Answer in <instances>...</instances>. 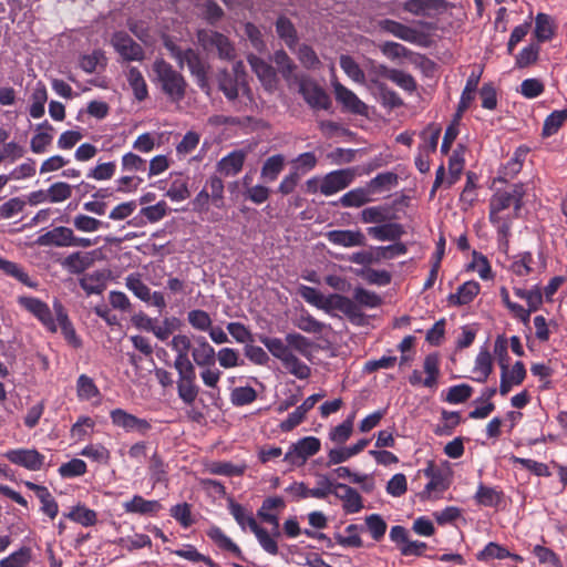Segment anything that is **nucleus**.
I'll return each mask as SVG.
<instances>
[{
    "label": "nucleus",
    "mask_w": 567,
    "mask_h": 567,
    "mask_svg": "<svg viewBox=\"0 0 567 567\" xmlns=\"http://www.w3.org/2000/svg\"><path fill=\"white\" fill-rule=\"evenodd\" d=\"M525 187L515 184L509 190H497L489 200V221L497 228L502 238L509 234L512 220L523 206Z\"/></svg>",
    "instance_id": "obj_1"
},
{
    "label": "nucleus",
    "mask_w": 567,
    "mask_h": 567,
    "mask_svg": "<svg viewBox=\"0 0 567 567\" xmlns=\"http://www.w3.org/2000/svg\"><path fill=\"white\" fill-rule=\"evenodd\" d=\"M267 350L278 359L288 373L297 379L305 380L311 374L310 367L301 361L296 353L290 351L280 338L262 337L260 338Z\"/></svg>",
    "instance_id": "obj_2"
},
{
    "label": "nucleus",
    "mask_w": 567,
    "mask_h": 567,
    "mask_svg": "<svg viewBox=\"0 0 567 567\" xmlns=\"http://www.w3.org/2000/svg\"><path fill=\"white\" fill-rule=\"evenodd\" d=\"M153 70L157 83L169 100L173 102L182 101L186 87L184 78L164 60H156Z\"/></svg>",
    "instance_id": "obj_3"
},
{
    "label": "nucleus",
    "mask_w": 567,
    "mask_h": 567,
    "mask_svg": "<svg viewBox=\"0 0 567 567\" xmlns=\"http://www.w3.org/2000/svg\"><path fill=\"white\" fill-rule=\"evenodd\" d=\"M295 85L306 103L313 110H328L331 105L330 97L324 90L307 75L295 78Z\"/></svg>",
    "instance_id": "obj_4"
},
{
    "label": "nucleus",
    "mask_w": 567,
    "mask_h": 567,
    "mask_svg": "<svg viewBox=\"0 0 567 567\" xmlns=\"http://www.w3.org/2000/svg\"><path fill=\"white\" fill-rule=\"evenodd\" d=\"M321 449V442L316 436H306L292 443L285 454L284 461L291 466L300 467L309 457L316 455Z\"/></svg>",
    "instance_id": "obj_5"
},
{
    "label": "nucleus",
    "mask_w": 567,
    "mask_h": 567,
    "mask_svg": "<svg viewBox=\"0 0 567 567\" xmlns=\"http://www.w3.org/2000/svg\"><path fill=\"white\" fill-rule=\"evenodd\" d=\"M110 419L114 426L122 429L126 433L146 435L152 430V424L147 419L138 417L124 409L112 410Z\"/></svg>",
    "instance_id": "obj_6"
},
{
    "label": "nucleus",
    "mask_w": 567,
    "mask_h": 567,
    "mask_svg": "<svg viewBox=\"0 0 567 567\" xmlns=\"http://www.w3.org/2000/svg\"><path fill=\"white\" fill-rule=\"evenodd\" d=\"M18 302L23 309L32 313L50 332H56V316L44 301L34 297L22 296L19 297Z\"/></svg>",
    "instance_id": "obj_7"
},
{
    "label": "nucleus",
    "mask_w": 567,
    "mask_h": 567,
    "mask_svg": "<svg viewBox=\"0 0 567 567\" xmlns=\"http://www.w3.org/2000/svg\"><path fill=\"white\" fill-rule=\"evenodd\" d=\"M178 374L177 393L178 398L187 405H192L199 393L196 384V372L194 365L175 368Z\"/></svg>",
    "instance_id": "obj_8"
},
{
    "label": "nucleus",
    "mask_w": 567,
    "mask_h": 567,
    "mask_svg": "<svg viewBox=\"0 0 567 567\" xmlns=\"http://www.w3.org/2000/svg\"><path fill=\"white\" fill-rule=\"evenodd\" d=\"M12 464L37 472L43 467L45 456L35 449H12L4 453Z\"/></svg>",
    "instance_id": "obj_9"
},
{
    "label": "nucleus",
    "mask_w": 567,
    "mask_h": 567,
    "mask_svg": "<svg viewBox=\"0 0 567 567\" xmlns=\"http://www.w3.org/2000/svg\"><path fill=\"white\" fill-rule=\"evenodd\" d=\"M167 47L172 51V54L179 61L182 66L184 64H186L188 66L192 74L196 78L198 85L202 89H206L207 87L206 65L202 61V59L198 56V54L192 49L181 52V51H177L175 49V47H171L168 44H167Z\"/></svg>",
    "instance_id": "obj_10"
},
{
    "label": "nucleus",
    "mask_w": 567,
    "mask_h": 567,
    "mask_svg": "<svg viewBox=\"0 0 567 567\" xmlns=\"http://www.w3.org/2000/svg\"><path fill=\"white\" fill-rule=\"evenodd\" d=\"M353 178L354 173L350 168L332 171L322 177L321 194L332 196L347 188Z\"/></svg>",
    "instance_id": "obj_11"
},
{
    "label": "nucleus",
    "mask_w": 567,
    "mask_h": 567,
    "mask_svg": "<svg viewBox=\"0 0 567 567\" xmlns=\"http://www.w3.org/2000/svg\"><path fill=\"white\" fill-rule=\"evenodd\" d=\"M327 240L342 248L362 247L367 244L365 235L360 229H333L324 234Z\"/></svg>",
    "instance_id": "obj_12"
},
{
    "label": "nucleus",
    "mask_w": 567,
    "mask_h": 567,
    "mask_svg": "<svg viewBox=\"0 0 567 567\" xmlns=\"http://www.w3.org/2000/svg\"><path fill=\"white\" fill-rule=\"evenodd\" d=\"M115 51L125 61H141L144 56L143 49L140 44L124 32H116L111 40Z\"/></svg>",
    "instance_id": "obj_13"
},
{
    "label": "nucleus",
    "mask_w": 567,
    "mask_h": 567,
    "mask_svg": "<svg viewBox=\"0 0 567 567\" xmlns=\"http://www.w3.org/2000/svg\"><path fill=\"white\" fill-rule=\"evenodd\" d=\"M321 310L327 313H332L334 311H340L350 319H354L360 316L358 306L353 300L348 297L338 293H331L328 296H323V302L320 307Z\"/></svg>",
    "instance_id": "obj_14"
},
{
    "label": "nucleus",
    "mask_w": 567,
    "mask_h": 567,
    "mask_svg": "<svg viewBox=\"0 0 567 567\" xmlns=\"http://www.w3.org/2000/svg\"><path fill=\"white\" fill-rule=\"evenodd\" d=\"M198 41L206 50L216 49L220 58L230 59L233 56L234 49L230 42L218 32L213 30L199 31Z\"/></svg>",
    "instance_id": "obj_15"
},
{
    "label": "nucleus",
    "mask_w": 567,
    "mask_h": 567,
    "mask_svg": "<svg viewBox=\"0 0 567 567\" xmlns=\"http://www.w3.org/2000/svg\"><path fill=\"white\" fill-rule=\"evenodd\" d=\"M332 87L337 102L340 103L343 106V109L351 113L360 115L367 113V105L355 95L354 92H352L338 81H332Z\"/></svg>",
    "instance_id": "obj_16"
},
{
    "label": "nucleus",
    "mask_w": 567,
    "mask_h": 567,
    "mask_svg": "<svg viewBox=\"0 0 567 567\" xmlns=\"http://www.w3.org/2000/svg\"><path fill=\"white\" fill-rule=\"evenodd\" d=\"M248 62L262 86L269 92L275 91L278 85V78L275 69L256 55H249Z\"/></svg>",
    "instance_id": "obj_17"
},
{
    "label": "nucleus",
    "mask_w": 567,
    "mask_h": 567,
    "mask_svg": "<svg viewBox=\"0 0 567 567\" xmlns=\"http://www.w3.org/2000/svg\"><path fill=\"white\" fill-rule=\"evenodd\" d=\"M378 27L381 31L392 34L395 38L410 43H416L420 39V33L417 30L395 20H380L378 22Z\"/></svg>",
    "instance_id": "obj_18"
},
{
    "label": "nucleus",
    "mask_w": 567,
    "mask_h": 567,
    "mask_svg": "<svg viewBox=\"0 0 567 567\" xmlns=\"http://www.w3.org/2000/svg\"><path fill=\"white\" fill-rule=\"evenodd\" d=\"M336 497L341 501L346 514H355L363 508V499L353 487L338 483Z\"/></svg>",
    "instance_id": "obj_19"
},
{
    "label": "nucleus",
    "mask_w": 567,
    "mask_h": 567,
    "mask_svg": "<svg viewBox=\"0 0 567 567\" xmlns=\"http://www.w3.org/2000/svg\"><path fill=\"white\" fill-rule=\"evenodd\" d=\"M493 372V357L486 347L480 349L472 369L471 379L478 383L487 381Z\"/></svg>",
    "instance_id": "obj_20"
},
{
    "label": "nucleus",
    "mask_w": 567,
    "mask_h": 567,
    "mask_svg": "<svg viewBox=\"0 0 567 567\" xmlns=\"http://www.w3.org/2000/svg\"><path fill=\"white\" fill-rule=\"evenodd\" d=\"M53 312L56 316L55 321L58 323V328L61 329L66 341L74 348H79L81 346V340L78 338L75 330L69 320L68 313L59 300L53 301Z\"/></svg>",
    "instance_id": "obj_21"
},
{
    "label": "nucleus",
    "mask_w": 567,
    "mask_h": 567,
    "mask_svg": "<svg viewBox=\"0 0 567 567\" xmlns=\"http://www.w3.org/2000/svg\"><path fill=\"white\" fill-rule=\"evenodd\" d=\"M73 229L65 227V226H59L54 227L53 229L49 230L41 237H39L38 243L40 245H53L56 247H71L72 239H73Z\"/></svg>",
    "instance_id": "obj_22"
},
{
    "label": "nucleus",
    "mask_w": 567,
    "mask_h": 567,
    "mask_svg": "<svg viewBox=\"0 0 567 567\" xmlns=\"http://www.w3.org/2000/svg\"><path fill=\"white\" fill-rule=\"evenodd\" d=\"M285 507V501L279 496L267 497L260 508L257 512L258 517H260L264 522L274 526L276 529V535H279V518L274 513L276 509H282Z\"/></svg>",
    "instance_id": "obj_23"
},
{
    "label": "nucleus",
    "mask_w": 567,
    "mask_h": 567,
    "mask_svg": "<svg viewBox=\"0 0 567 567\" xmlns=\"http://www.w3.org/2000/svg\"><path fill=\"white\" fill-rule=\"evenodd\" d=\"M76 395L80 401H90L95 405L101 403V392L93 379L86 374L79 375L76 380Z\"/></svg>",
    "instance_id": "obj_24"
},
{
    "label": "nucleus",
    "mask_w": 567,
    "mask_h": 567,
    "mask_svg": "<svg viewBox=\"0 0 567 567\" xmlns=\"http://www.w3.org/2000/svg\"><path fill=\"white\" fill-rule=\"evenodd\" d=\"M190 339L185 334H176L171 341L172 350L176 353L174 368L194 365L188 358L190 350Z\"/></svg>",
    "instance_id": "obj_25"
},
{
    "label": "nucleus",
    "mask_w": 567,
    "mask_h": 567,
    "mask_svg": "<svg viewBox=\"0 0 567 567\" xmlns=\"http://www.w3.org/2000/svg\"><path fill=\"white\" fill-rule=\"evenodd\" d=\"M367 231L379 241L398 240L404 233L402 226L396 223H381L379 226L369 227Z\"/></svg>",
    "instance_id": "obj_26"
},
{
    "label": "nucleus",
    "mask_w": 567,
    "mask_h": 567,
    "mask_svg": "<svg viewBox=\"0 0 567 567\" xmlns=\"http://www.w3.org/2000/svg\"><path fill=\"white\" fill-rule=\"evenodd\" d=\"M245 158V152L234 151L217 163V171L224 176H235L241 171Z\"/></svg>",
    "instance_id": "obj_27"
},
{
    "label": "nucleus",
    "mask_w": 567,
    "mask_h": 567,
    "mask_svg": "<svg viewBox=\"0 0 567 567\" xmlns=\"http://www.w3.org/2000/svg\"><path fill=\"white\" fill-rule=\"evenodd\" d=\"M503 492L494 486H487L480 483L474 494L477 505L485 507H497L503 501Z\"/></svg>",
    "instance_id": "obj_28"
},
{
    "label": "nucleus",
    "mask_w": 567,
    "mask_h": 567,
    "mask_svg": "<svg viewBox=\"0 0 567 567\" xmlns=\"http://www.w3.org/2000/svg\"><path fill=\"white\" fill-rule=\"evenodd\" d=\"M480 284L476 281H466L461 285L455 293H451L447 298L449 303L452 306L468 305L480 292Z\"/></svg>",
    "instance_id": "obj_29"
},
{
    "label": "nucleus",
    "mask_w": 567,
    "mask_h": 567,
    "mask_svg": "<svg viewBox=\"0 0 567 567\" xmlns=\"http://www.w3.org/2000/svg\"><path fill=\"white\" fill-rule=\"evenodd\" d=\"M379 72L382 76L389 79L402 90L412 93L416 89V82L412 75L396 69H389L385 65L379 66Z\"/></svg>",
    "instance_id": "obj_30"
},
{
    "label": "nucleus",
    "mask_w": 567,
    "mask_h": 567,
    "mask_svg": "<svg viewBox=\"0 0 567 567\" xmlns=\"http://www.w3.org/2000/svg\"><path fill=\"white\" fill-rule=\"evenodd\" d=\"M123 508L126 513L153 515L161 509V504L157 501H148L135 495L131 501L123 504Z\"/></svg>",
    "instance_id": "obj_31"
},
{
    "label": "nucleus",
    "mask_w": 567,
    "mask_h": 567,
    "mask_svg": "<svg viewBox=\"0 0 567 567\" xmlns=\"http://www.w3.org/2000/svg\"><path fill=\"white\" fill-rule=\"evenodd\" d=\"M194 362L198 367H212L215 363V349L203 337L197 339V346L192 351Z\"/></svg>",
    "instance_id": "obj_32"
},
{
    "label": "nucleus",
    "mask_w": 567,
    "mask_h": 567,
    "mask_svg": "<svg viewBox=\"0 0 567 567\" xmlns=\"http://www.w3.org/2000/svg\"><path fill=\"white\" fill-rule=\"evenodd\" d=\"M228 509L241 529L245 530L248 527L252 533H255L260 527L252 513L247 511L243 505L234 501H229Z\"/></svg>",
    "instance_id": "obj_33"
},
{
    "label": "nucleus",
    "mask_w": 567,
    "mask_h": 567,
    "mask_svg": "<svg viewBox=\"0 0 567 567\" xmlns=\"http://www.w3.org/2000/svg\"><path fill=\"white\" fill-rule=\"evenodd\" d=\"M52 131V125L47 121L38 125L37 133L33 135L30 143V147L33 153L42 154L47 151V147L53 140Z\"/></svg>",
    "instance_id": "obj_34"
},
{
    "label": "nucleus",
    "mask_w": 567,
    "mask_h": 567,
    "mask_svg": "<svg viewBox=\"0 0 567 567\" xmlns=\"http://www.w3.org/2000/svg\"><path fill=\"white\" fill-rule=\"evenodd\" d=\"M0 270L30 288H35L38 286V284L32 280L24 269L17 262L0 257Z\"/></svg>",
    "instance_id": "obj_35"
},
{
    "label": "nucleus",
    "mask_w": 567,
    "mask_h": 567,
    "mask_svg": "<svg viewBox=\"0 0 567 567\" xmlns=\"http://www.w3.org/2000/svg\"><path fill=\"white\" fill-rule=\"evenodd\" d=\"M48 101L47 87L43 83L38 82L32 90L31 104H30V116L32 118H40L44 115V105Z\"/></svg>",
    "instance_id": "obj_36"
},
{
    "label": "nucleus",
    "mask_w": 567,
    "mask_h": 567,
    "mask_svg": "<svg viewBox=\"0 0 567 567\" xmlns=\"http://www.w3.org/2000/svg\"><path fill=\"white\" fill-rule=\"evenodd\" d=\"M372 192L368 187H359L343 194L339 202L343 207H361L371 202Z\"/></svg>",
    "instance_id": "obj_37"
},
{
    "label": "nucleus",
    "mask_w": 567,
    "mask_h": 567,
    "mask_svg": "<svg viewBox=\"0 0 567 567\" xmlns=\"http://www.w3.org/2000/svg\"><path fill=\"white\" fill-rule=\"evenodd\" d=\"M274 62L278 66V70L281 73L282 78L286 80L287 84L289 86L295 85V78H300L301 75L293 73L296 65L287 55V53L281 50L275 52Z\"/></svg>",
    "instance_id": "obj_38"
},
{
    "label": "nucleus",
    "mask_w": 567,
    "mask_h": 567,
    "mask_svg": "<svg viewBox=\"0 0 567 567\" xmlns=\"http://www.w3.org/2000/svg\"><path fill=\"white\" fill-rule=\"evenodd\" d=\"M338 483L331 481L327 474H318L316 486L313 488H310V497L324 499L330 494L336 496L338 491V488L336 487Z\"/></svg>",
    "instance_id": "obj_39"
},
{
    "label": "nucleus",
    "mask_w": 567,
    "mask_h": 567,
    "mask_svg": "<svg viewBox=\"0 0 567 567\" xmlns=\"http://www.w3.org/2000/svg\"><path fill=\"white\" fill-rule=\"evenodd\" d=\"M284 343L293 353L298 352L305 357H309L311 353L312 342L300 333H288L284 340Z\"/></svg>",
    "instance_id": "obj_40"
},
{
    "label": "nucleus",
    "mask_w": 567,
    "mask_h": 567,
    "mask_svg": "<svg viewBox=\"0 0 567 567\" xmlns=\"http://www.w3.org/2000/svg\"><path fill=\"white\" fill-rule=\"evenodd\" d=\"M423 369L426 378L423 380V385L429 389H434L437 385L440 375V359L437 354H429L423 362Z\"/></svg>",
    "instance_id": "obj_41"
},
{
    "label": "nucleus",
    "mask_w": 567,
    "mask_h": 567,
    "mask_svg": "<svg viewBox=\"0 0 567 567\" xmlns=\"http://www.w3.org/2000/svg\"><path fill=\"white\" fill-rule=\"evenodd\" d=\"M354 417L355 413H352L341 424L332 427L328 434L329 440L337 444H343L347 442L353 432Z\"/></svg>",
    "instance_id": "obj_42"
},
{
    "label": "nucleus",
    "mask_w": 567,
    "mask_h": 567,
    "mask_svg": "<svg viewBox=\"0 0 567 567\" xmlns=\"http://www.w3.org/2000/svg\"><path fill=\"white\" fill-rule=\"evenodd\" d=\"M190 195L188 189V179L183 175H177L171 183L166 196L173 202H183Z\"/></svg>",
    "instance_id": "obj_43"
},
{
    "label": "nucleus",
    "mask_w": 567,
    "mask_h": 567,
    "mask_svg": "<svg viewBox=\"0 0 567 567\" xmlns=\"http://www.w3.org/2000/svg\"><path fill=\"white\" fill-rule=\"evenodd\" d=\"M72 225L81 233H95L107 226L102 220L85 214H76L72 218Z\"/></svg>",
    "instance_id": "obj_44"
},
{
    "label": "nucleus",
    "mask_w": 567,
    "mask_h": 567,
    "mask_svg": "<svg viewBox=\"0 0 567 567\" xmlns=\"http://www.w3.org/2000/svg\"><path fill=\"white\" fill-rule=\"evenodd\" d=\"M441 135V127L437 125H429L422 133V143L419 145V151L427 154H433L436 151L439 138Z\"/></svg>",
    "instance_id": "obj_45"
},
{
    "label": "nucleus",
    "mask_w": 567,
    "mask_h": 567,
    "mask_svg": "<svg viewBox=\"0 0 567 567\" xmlns=\"http://www.w3.org/2000/svg\"><path fill=\"white\" fill-rule=\"evenodd\" d=\"M126 78L130 86L133 90L134 96L138 101L145 100L148 95V91L142 73L136 68H130L126 73Z\"/></svg>",
    "instance_id": "obj_46"
},
{
    "label": "nucleus",
    "mask_w": 567,
    "mask_h": 567,
    "mask_svg": "<svg viewBox=\"0 0 567 567\" xmlns=\"http://www.w3.org/2000/svg\"><path fill=\"white\" fill-rule=\"evenodd\" d=\"M375 261L391 260L408 252V247L403 243H394L389 246L373 247Z\"/></svg>",
    "instance_id": "obj_47"
},
{
    "label": "nucleus",
    "mask_w": 567,
    "mask_h": 567,
    "mask_svg": "<svg viewBox=\"0 0 567 567\" xmlns=\"http://www.w3.org/2000/svg\"><path fill=\"white\" fill-rule=\"evenodd\" d=\"M355 275L365 280L368 284L377 286H386L391 282V274L386 270L362 268L355 271Z\"/></svg>",
    "instance_id": "obj_48"
},
{
    "label": "nucleus",
    "mask_w": 567,
    "mask_h": 567,
    "mask_svg": "<svg viewBox=\"0 0 567 567\" xmlns=\"http://www.w3.org/2000/svg\"><path fill=\"white\" fill-rule=\"evenodd\" d=\"M340 66L343 70V72L348 75V78L351 79L354 83H365V75L363 70L350 55L342 54L340 56Z\"/></svg>",
    "instance_id": "obj_49"
},
{
    "label": "nucleus",
    "mask_w": 567,
    "mask_h": 567,
    "mask_svg": "<svg viewBox=\"0 0 567 567\" xmlns=\"http://www.w3.org/2000/svg\"><path fill=\"white\" fill-rule=\"evenodd\" d=\"M464 146L458 145L457 148H455L449 159V186L453 185L460 177L463 168H464Z\"/></svg>",
    "instance_id": "obj_50"
},
{
    "label": "nucleus",
    "mask_w": 567,
    "mask_h": 567,
    "mask_svg": "<svg viewBox=\"0 0 567 567\" xmlns=\"http://www.w3.org/2000/svg\"><path fill=\"white\" fill-rule=\"evenodd\" d=\"M245 468V465H238L226 461L213 462L208 466L209 473L228 477L243 475Z\"/></svg>",
    "instance_id": "obj_51"
},
{
    "label": "nucleus",
    "mask_w": 567,
    "mask_h": 567,
    "mask_svg": "<svg viewBox=\"0 0 567 567\" xmlns=\"http://www.w3.org/2000/svg\"><path fill=\"white\" fill-rule=\"evenodd\" d=\"M447 487L449 482L445 475L440 472L429 480V483L425 485L422 495L426 498H437L444 491L447 489Z\"/></svg>",
    "instance_id": "obj_52"
},
{
    "label": "nucleus",
    "mask_w": 567,
    "mask_h": 567,
    "mask_svg": "<svg viewBox=\"0 0 567 567\" xmlns=\"http://www.w3.org/2000/svg\"><path fill=\"white\" fill-rule=\"evenodd\" d=\"M566 121H567V109L554 111L546 117V120L544 122L543 135L548 137V136L556 134Z\"/></svg>",
    "instance_id": "obj_53"
},
{
    "label": "nucleus",
    "mask_w": 567,
    "mask_h": 567,
    "mask_svg": "<svg viewBox=\"0 0 567 567\" xmlns=\"http://www.w3.org/2000/svg\"><path fill=\"white\" fill-rule=\"evenodd\" d=\"M534 33L537 40L540 42H545L551 39L554 35V28L549 16L545 13H538L536 16Z\"/></svg>",
    "instance_id": "obj_54"
},
{
    "label": "nucleus",
    "mask_w": 567,
    "mask_h": 567,
    "mask_svg": "<svg viewBox=\"0 0 567 567\" xmlns=\"http://www.w3.org/2000/svg\"><path fill=\"white\" fill-rule=\"evenodd\" d=\"M285 158L282 155H274L266 159L261 176L268 182L275 181L284 168Z\"/></svg>",
    "instance_id": "obj_55"
},
{
    "label": "nucleus",
    "mask_w": 567,
    "mask_h": 567,
    "mask_svg": "<svg viewBox=\"0 0 567 567\" xmlns=\"http://www.w3.org/2000/svg\"><path fill=\"white\" fill-rule=\"evenodd\" d=\"M533 256L530 252H523L514 257L509 266L512 274L517 277H526L532 272Z\"/></svg>",
    "instance_id": "obj_56"
},
{
    "label": "nucleus",
    "mask_w": 567,
    "mask_h": 567,
    "mask_svg": "<svg viewBox=\"0 0 567 567\" xmlns=\"http://www.w3.org/2000/svg\"><path fill=\"white\" fill-rule=\"evenodd\" d=\"M86 463L81 458H72L71 461L63 463L58 472L63 478H72L82 476L86 473Z\"/></svg>",
    "instance_id": "obj_57"
},
{
    "label": "nucleus",
    "mask_w": 567,
    "mask_h": 567,
    "mask_svg": "<svg viewBox=\"0 0 567 567\" xmlns=\"http://www.w3.org/2000/svg\"><path fill=\"white\" fill-rule=\"evenodd\" d=\"M208 537L214 540L220 548L234 554H239V547L217 526H212L207 530Z\"/></svg>",
    "instance_id": "obj_58"
},
{
    "label": "nucleus",
    "mask_w": 567,
    "mask_h": 567,
    "mask_svg": "<svg viewBox=\"0 0 567 567\" xmlns=\"http://www.w3.org/2000/svg\"><path fill=\"white\" fill-rule=\"evenodd\" d=\"M126 287L138 299L148 302L151 300V289L141 280L138 275H128L125 279Z\"/></svg>",
    "instance_id": "obj_59"
},
{
    "label": "nucleus",
    "mask_w": 567,
    "mask_h": 567,
    "mask_svg": "<svg viewBox=\"0 0 567 567\" xmlns=\"http://www.w3.org/2000/svg\"><path fill=\"white\" fill-rule=\"evenodd\" d=\"M473 393V388L462 383L447 389L445 401L451 404H460L467 401Z\"/></svg>",
    "instance_id": "obj_60"
},
{
    "label": "nucleus",
    "mask_w": 567,
    "mask_h": 567,
    "mask_svg": "<svg viewBox=\"0 0 567 567\" xmlns=\"http://www.w3.org/2000/svg\"><path fill=\"white\" fill-rule=\"evenodd\" d=\"M80 455L102 464H107L111 457L110 451L102 444H89L82 449Z\"/></svg>",
    "instance_id": "obj_61"
},
{
    "label": "nucleus",
    "mask_w": 567,
    "mask_h": 567,
    "mask_svg": "<svg viewBox=\"0 0 567 567\" xmlns=\"http://www.w3.org/2000/svg\"><path fill=\"white\" fill-rule=\"evenodd\" d=\"M95 426V422L89 416H80L71 427V436L76 441L87 437Z\"/></svg>",
    "instance_id": "obj_62"
},
{
    "label": "nucleus",
    "mask_w": 567,
    "mask_h": 567,
    "mask_svg": "<svg viewBox=\"0 0 567 567\" xmlns=\"http://www.w3.org/2000/svg\"><path fill=\"white\" fill-rule=\"evenodd\" d=\"M68 517L73 522L81 524L82 526L89 527L96 523V513L84 506L74 507Z\"/></svg>",
    "instance_id": "obj_63"
},
{
    "label": "nucleus",
    "mask_w": 567,
    "mask_h": 567,
    "mask_svg": "<svg viewBox=\"0 0 567 567\" xmlns=\"http://www.w3.org/2000/svg\"><path fill=\"white\" fill-rule=\"evenodd\" d=\"M30 560V549L21 548L0 560V567H24Z\"/></svg>",
    "instance_id": "obj_64"
}]
</instances>
